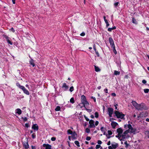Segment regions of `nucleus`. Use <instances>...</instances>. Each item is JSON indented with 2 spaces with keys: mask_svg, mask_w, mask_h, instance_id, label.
I'll return each mask as SVG.
<instances>
[{
  "mask_svg": "<svg viewBox=\"0 0 149 149\" xmlns=\"http://www.w3.org/2000/svg\"><path fill=\"white\" fill-rule=\"evenodd\" d=\"M136 109L138 110H147L148 108L147 107L145 104L143 103H141L140 104H138Z\"/></svg>",
  "mask_w": 149,
  "mask_h": 149,
  "instance_id": "nucleus-1",
  "label": "nucleus"
},
{
  "mask_svg": "<svg viewBox=\"0 0 149 149\" xmlns=\"http://www.w3.org/2000/svg\"><path fill=\"white\" fill-rule=\"evenodd\" d=\"M114 113L118 118L123 119L125 116V115L123 114L122 112H120L117 111H115Z\"/></svg>",
  "mask_w": 149,
  "mask_h": 149,
  "instance_id": "nucleus-2",
  "label": "nucleus"
},
{
  "mask_svg": "<svg viewBox=\"0 0 149 149\" xmlns=\"http://www.w3.org/2000/svg\"><path fill=\"white\" fill-rule=\"evenodd\" d=\"M43 146L45 148V149H52V146L48 144H44Z\"/></svg>",
  "mask_w": 149,
  "mask_h": 149,
  "instance_id": "nucleus-3",
  "label": "nucleus"
},
{
  "mask_svg": "<svg viewBox=\"0 0 149 149\" xmlns=\"http://www.w3.org/2000/svg\"><path fill=\"white\" fill-rule=\"evenodd\" d=\"M89 123L90 124V128H94L95 126L94 124V121L92 120H91L89 121Z\"/></svg>",
  "mask_w": 149,
  "mask_h": 149,
  "instance_id": "nucleus-4",
  "label": "nucleus"
},
{
  "mask_svg": "<svg viewBox=\"0 0 149 149\" xmlns=\"http://www.w3.org/2000/svg\"><path fill=\"white\" fill-rule=\"evenodd\" d=\"M108 111L109 112V117H111L112 116V115L113 113V109L111 108H108Z\"/></svg>",
  "mask_w": 149,
  "mask_h": 149,
  "instance_id": "nucleus-5",
  "label": "nucleus"
},
{
  "mask_svg": "<svg viewBox=\"0 0 149 149\" xmlns=\"http://www.w3.org/2000/svg\"><path fill=\"white\" fill-rule=\"evenodd\" d=\"M109 40L111 47L114 46L115 45L113 39L111 38H109Z\"/></svg>",
  "mask_w": 149,
  "mask_h": 149,
  "instance_id": "nucleus-6",
  "label": "nucleus"
},
{
  "mask_svg": "<svg viewBox=\"0 0 149 149\" xmlns=\"http://www.w3.org/2000/svg\"><path fill=\"white\" fill-rule=\"evenodd\" d=\"M32 129H33L34 130L37 131L38 129V125L36 124H33L32 127Z\"/></svg>",
  "mask_w": 149,
  "mask_h": 149,
  "instance_id": "nucleus-7",
  "label": "nucleus"
},
{
  "mask_svg": "<svg viewBox=\"0 0 149 149\" xmlns=\"http://www.w3.org/2000/svg\"><path fill=\"white\" fill-rule=\"evenodd\" d=\"M21 89L27 95H29V93L28 91L25 88L24 86H23V87Z\"/></svg>",
  "mask_w": 149,
  "mask_h": 149,
  "instance_id": "nucleus-8",
  "label": "nucleus"
},
{
  "mask_svg": "<svg viewBox=\"0 0 149 149\" xmlns=\"http://www.w3.org/2000/svg\"><path fill=\"white\" fill-rule=\"evenodd\" d=\"M129 132V130H127L124 132L123 134L122 135L123 139H125V136Z\"/></svg>",
  "mask_w": 149,
  "mask_h": 149,
  "instance_id": "nucleus-9",
  "label": "nucleus"
},
{
  "mask_svg": "<svg viewBox=\"0 0 149 149\" xmlns=\"http://www.w3.org/2000/svg\"><path fill=\"white\" fill-rule=\"evenodd\" d=\"M62 88L64 89V91H66L68 89V86L65 83H64L63 84Z\"/></svg>",
  "mask_w": 149,
  "mask_h": 149,
  "instance_id": "nucleus-10",
  "label": "nucleus"
},
{
  "mask_svg": "<svg viewBox=\"0 0 149 149\" xmlns=\"http://www.w3.org/2000/svg\"><path fill=\"white\" fill-rule=\"evenodd\" d=\"M112 148L114 149L116 148L118 146V144L115 142L111 143Z\"/></svg>",
  "mask_w": 149,
  "mask_h": 149,
  "instance_id": "nucleus-11",
  "label": "nucleus"
},
{
  "mask_svg": "<svg viewBox=\"0 0 149 149\" xmlns=\"http://www.w3.org/2000/svg\"><path fill=\"white\" fill-rule=\"evenodd\" d=\"M23 147L26 149H28L29 148V145L28 142L24 143H23Z\"/></svg>",
  "mask_w": 149,
  "mask_h": 149,
  "instance_id": "nucleus-12",
  "label": "nucleus"
},
{
  "mask_svg": "<svg viewBox=\"0 0 149 149\" xmlns=\"http://www.w3.org/2000/svg\"><path fill=\"white\" fill-rule=\"evenodd\" d=\"M72 138L74 139H76L77 137V135L75 132H73L72 134Z\"/></svg>",
  "mask_w": 149,
  "mask_h": 149,
  "instance_id": "nucleus-13",
  "label": "nucleus"
},
{
  "mask_svg": "<svg viewBox=\"0 0 149 149\" xmlns=\"http://www.w3.org/2000/svg\"><path fill=\"white\" fill-rule=\"evenodd\" d=\"M117 131L118 133V135H120L122 134L123 130L121 128H119L117 129Z\"/></svg>",
  "mask_w": 149,
  "mask_h": 149,
  "instance_id": "nucleus-14",
  "label": "nucleus"
},
{
  "mask_svg": "<svg viewBox=\"0 0 149 149\" xmlns=\"http://www.w3.org/2000/svg\"><path fill=\"white\" fill-rule=\"evenodd\" d=\"M111 125L112 127L114 128L117 125H118V124L116 122H112L111 123Z\"/></svg>",
  "mask_w": 149,
  "mask_h": 149,
  "instance_id": "nucleus-15",
  "label": "nucleus"
},
{
  "mask_svg": "<svg viewBox=\"0 0 149 149\" xmlns=\"http://www.w3.org/2000/svg\"><path fill=\"white\" fill-rule=\"evenodd\" d=\"M82 103L83 104V106L84 107L85 105L88 106L89 105V103L86 100L82 102Z\"/></svg>",
  "mask_w": 149,
  "mask_h": 149,
  "instance_id": "nucleus-16",
  "label": "nucleus"
},
{
  "mask_svg": "<svg viewBox=\"0 0 149 149\" xmlns=\"http://www.w3.org/2000/svg\"><path fill=\"white\" fill-rule=\"evenodd\" d=\"M15 111H16V113H17L18 115H19L22 113V111L20 109H17Z\"/></svg>",
  "mask_w": 149,
  "mask_h": 149,
  "instance_id": "nucleus-17",
  "label": "nucleus"
},
{
  "mask_svg": "<svg viewBox=\"0 0 149 149\" xmlns=\"http://www.w3.org/2000/svg\"><path fill=\"white\" fill-rule=\"evenodd\" d=\"M86 100V98L85 96L83 95L81 96V102H82Z\"/></svg>",
  "mask_w": 149,
  "mask_h": 149,
  "instance_id": "nucleus-18",
  "label": "nucleus"
},
{
  "mask_svg": "<svg viewBox=\"0 0 149 149\" xmlns=\"http://www.w3.org/2000/svg\"><path fill=\"white\" fill-rule=\"evenodd\" d=\"M132 103L133 106H134V107L136 108L138 104L136 101H132Z\"/></svg>",
  "mask_w": 149,
  "mask_h": 149,
  "instance_id": "nucleus-19",
  "label": "nucleus"
},
{
  "mask_svg": "<svg viewBox=\"0 0 149 149\" xmlns=\"http://www.w3.org/2000/svg\"><path fill=\"white\" fill-rule=\"evenodd\" d=\"M136 131V130L135 129H134L132 127V128H131L130 129V130L129 131V132L131 133L135 134Z\"/></svg>",
  "mask_w": 149,
  "mask_h": 149,
  "instance_id": "nucleus-20",
  "label": "nucleus"
},
{
  "mask_svg": "<svg viewBox=\"0 0 149 149\" xmlns=\"http://www.w3.org/2000/svg\"><path fill=\"white\" fill-rule=\"evenodd\" d=\"M29 63L33 66V67L35 66V64L34 63L33 60V59H31V60L29 61Z\"/></svg>",
  "mask_w": 149,
  "mask_h": 149,
  "instance_id": "nucleus-21",
  "label": "nucleus"
},
{
  "mask_svg": "<svg viewBox=\"0 0 149 149\" xmlns=\"http://www.w3.org/2000/svg\"><path fill=\"white\" fill-rule=\"evenodd\" d=\"M95 70L96 72H98L100 71V70L99 68L95 65H94Z\"/></svg>",
  "mask_w": 149,
  "mask_h": 149,
  "instance_id": "nucleus-22",
  "label": "nucleus"
},
{
  "mask_svg": "<svg viewBox=\"0 0 149 149\" xmlns=\"http://www.w3.org/2000/svg\"><path fill=\"white\" fill-rule=\"evenodd\" d=\"M119 5H120V3H119V2H115L114 4V6L115 8L117 7V6Z\"/></svg>",
  "mask_w": 149,
  "mask_h": 149,
  "instance_id": "nucleus-23",
  "label": "nucleus"
},
{
  "mask_svg": "<svg viewBox=\"0 0 149 149\" xmlns=\"http://www.w3.org/2000/svg\"><path fill=\"white\" fill-rule=\"evenodd\" d=\"M16 85L17 86H18L21 89L24 86H23L20 85L19 83H17Z\"/></svg>",
  "mask_w": 149,
  "mask_h": 149,
  "instance_id": "nucleus-24",
  "label": "nucleus"
},
{
  "mask_svg": "<svg viewBox=\"0 0 149 149\" xmlns=\"http://www.w3.org/2000/svg\"><path fill=\"white\" fill-rule=\"evenodd\" d=\"M61 109L60 107L59 106H57L55 109V110L56 111H59Z\"/></svg>",
  "mask_w": 149,
  "mask_h": 149,
  "instance_id": "nucleus-25",
  "label": "nucleus"
},
{
  "mask_svg": "<svg viewBox=\"0 0 149 149\" xmlns=\"http://www.w3.org/2000/svg\"><path fill=\"white\" fill-rule=\"evenodd\" d=\"M132 22L133 23L135 24H137V22L136 20L134 17L132 18Z\"/></svg>",
  "mask_w": 149,
  "mask_h": 149,
  "instance_id": "nucleus-26",
  "label": "nucleus"
},
{
  "mask_svg": "<svg viewBox=\"0 0 149 149\" xmlns=\"http://www.w3.org/2000/svg\"><path fill=\"white\" fill-rule=\"evenodd\" d=\"M120 74V72L117 71L116 70H115L114 71V74L115 75H119Z\"/></svg>",
  "mask_w": 149,
  "mask_h": 149,
  "instance_id": "nucleus-27",
  "label": "nucleus"
},
{
  "mask_svg": "<svg viewBox=\"0 0 149 149\" xmlns=\"http://www.w3.org/2000/svg\"><path fill=\"white\" fill-rule=\"evenodd\" d=\"M111 47L113 49V51L114 53V54H116L117 53V52L116 51V50L115 46H114V47Z\"/></svg>",
  "mask_w": 149,
  "mask_h": 149,
  "instance_id": "nucleus-28",
  "label": "nucleus"
},
{
  "mask_svg": "<svg viewBox=\"0 0 149 149\" xmlns=\"http://www.w3.org/2000/svg\"><path fill=\"white\" fill-rule=\"evenodd\" d=\"M70 102L72 104H73L74 102V98L73 97H72L70 99Z\"/></svg>",
  "mask_w": 149,
  "mask_h": 149,
  "instance_id": "nucleus-29",
  "label": "nucleus"
},
{
  "mask_svg": "<svg viewBox=\"0 0 149 149\" xmlns=\"http://www.w3.org/2000/svg\"><path fill=\"white\" fill-rule=\"evenodd\" d=\"M74 143L77 146H78V147L80 146L79 142L78 141H74Z\"/></svg>",
  "mask_w": 149,
  "mask_h": 149,
  "instance_id": "nucleus-30",
  "label": "nucleus"
},
{
  "mask_svg": "<svg viewBox=\"0 0 149 149\" xmlns=\"http://www.w3.org/2000/svg\"><path fill=\"white\" fill-rule=\"evenodd\" d=\"M100 130L102 132H104V133H105V128H104V127H101Z\"/></svg>",
  "mask_w": 149,
  "mask_h": 149,
  "instance_id": "nucleus-31",
  "label": "nucleus"
},
{
  "mask_svg": "<svg viewBox=\"0 0 149 149\" xmlns=\"http://www.w3.org/2000/svg\"><path fill=\"white\" fill-rule=\"evenodd\" d=\"M68 134H72L73 133L72 131L70 130H69L67 131Z\"/></svg>",
  "mask_w": 149,
  "mask_h": 149,
  "instance_id": "nucleus-32",
  "label": "nucleus"
},
{
  "mask_svg": "<svg viewBox=\"0 0 149 149\" xmlns=\"http://www.w3.org/2000/svg\"><path fill=\"white\" fill-rule=\"evenodd\" d=\"M144 91L145 93H147L149 91V89L148 88L145 89H144Z\"/></svg>",
  "mask_w": 149,
  "mask_h": 149,
  "instance_id": "nucleus-33",
  "label": "nucleus"
},
{
  "mask_svg": "<svg viewBox=\"0 0 149 149\" xmlns=\"http://www.w3.org/2000/svg\"><path fill=\"white\" fill-rule=\"evenodd\" d=\"M127 127L129 128L128 130H129V131L130 130V129L132 128V125L130 124H129L127 125Z\"/></svg>",
  "mask_w": 149,
  "mask_h": 149,
  "instance_id": "nucleus-34",
  "label": "nucleus"
},
{
  "mask_svg": "<svg viewBox=\"0 0 149 149\" xmlns=\"http://www.w3.org/2000/svg\"><path fill=\"white\" fill-rule=\"evenodd\" d=\"M107 133H108V135H111L112 134V132L111 130L108 131Z\"/></svg>",
  "mask_w": 149,
  "mask_h": 149,
  "instance_id": "nucleus-35",
  "label": "nucleus"
},
{
  "mask_svg": "<svg viewBox=\"0 0 149 149\" xmlns=\"http://www.w3.org/2000/svg\"><path fill=\"white\" fill-rule=\"evenodd\" d=\"M121 136H122V135H118H118H116V137L118 138V139H119L120 140V141H121L122 140V139H120V137Z\"/></svg>",
  "mask_w": 149,
  "mask_h": 149,
  "instance_id": "nucleus-36",
  "label": "nucleus"
},
{
  "mask_svg": "<svg viewBox=\"0 0 149 149\" xmlns=\"http://www.w3.org/2000/svg\"><path fill=\"white\" fill-rule=\"evenodd\" d=\"M105 23H106V27H108V26H109V23L108 21L107 20H105Z\"/></svg>",
  "mask_w": 149,
  "mask_h": 149,
  "instance_id": "nucleus-37",
  "label": "nucleus"
},
{
  "mask_svg": "<svg viewBox=\"0 0 149 149\" xmlns=\"http://www.w3.org/2000/svg\"><path fill=\"white\" fill-rule=\"evenodd\" d=\"M95 117L96 118H97L98 117V113L97 112H95Z\"/></svg>",
  "mask_w": 149,
  "mask_h": 149,
  "instance_id": "nucleus-38",
  "label": "nucleus"
},
{
  "mask_svg": "<svg viewBox=\"0 0 149 149\" xmlns=\"http://www.w3.org/2000/svg\"><path fill=\"white\" fill-rule=\"evenodd\" d=\"M74 90V87L73 86H71L70 88V91L72 92Z\"/></svg>",
  "mask_w": 149,
  "mask_h": 149,
  "instance_id": "nucleus-39",
  "label": "nucleus"
},
{
  "mask_svg": "<svg viewBox=\"0 0 149 149\" xmlns=\"http://www.w3.org/2000/svg\"><path fill=\"white\" fill-rule=\"evenodd\" d=\"M32 137L33 139H34L36 138V135L35 133H33L32 135Z\"/></svg>",
  "mask_w": 149,
  "mask_h": 149,
  "instance_id": "nucleus-40",
  "label": "nucleus"
},
{
  "mask_svg": "<svg viewBox=\"0 0 149 149\" xmlns=\"http://www.w3.org/2000/svg\"><path fill=\"white\" fill-rule=\"evenodd\" d=\"M7 42H8V43L9 44H10L11 45H13L12 42H11L10 41L9 39H8V40H7Z\"/></svg>",
  "mask_w": 149,
  "mask_h": 149,
  "instance_id": "nucleus-41",
  "label": "nucleus"
},
{
  "mask_svg": "<svg viewBox=\"0 0 149 149\" xmlns=\"http://www.w3.org/2000/svg\"><path fill=\"white\" fill-rule=\"evenodd\" d=\"M113 136H110V135H108L107 134L106 135L108 139H109L111 137H113Z\"/></svg>",
  "mask_w": 149,
  "mask_h": 149,
  "instance_id": "nucleus-42",
  "label": "nucleus"
},
{
  "mask_svg": "<svg viewBox=\"0 0 149 149\" xmlns=\"http://www.w3.org/2000/svg\"><path fill=\"white\" fill-rule=\"evenodd\" d=\"M86 132L87 133H89L90 132V130L89 129L87 128L86 129Z\"/></svg>",
  "mask_w": 149,
  "mask_h": 149,
  "instance_id": "nucleus-43",
  "label": "nucleus"
},
{
  "mask_svg": "<svg viewBox=\"0 0 149 149\" xmlns=\"http://www.w3.org/2000/svg\"><path fill=\"white\" fill-rule=\"evenodd\" d=\"M91 139V138L90 136H88L86 137V139L87 141H89Z\"/></svg>",
  "mask_w": 149,
  "mask_h": 149,
  "instance_id": "nucleus-44",
  "label": "nucleus"
},
{
  "mask_svg": "<svg viewBox=\"0 0 149 149\" xmlns=\"http://www.w3.org/2000/svg\"><path fill=\"white\" fill-rule=\"evenodd\" d=\"M95 53H96V54L97 56L98 57H99L100 56V55H99V54L98 53L97 51H97H95Z\"/></svg>",
  "mask_w": 149,
  "mask_h": 149,
  "instance_id": "nucleus-45",
  "label": "nucleus"
},
{
  "mask_svg": "<svg viewBox=\"0 0 149 149\" xmlns=\"http://www.w3.org/2000/svg\"><path fill=\"white\" fill-rule=\"evenodd\" d=\"M22 118L23 119V120H24V121H26L27 120V118H26V117H24L23 118V117H22Z\"/></svg>",
  "mask_w": 149,
  "mask_h": 149,
  "instance_id": "nucleus-46",
  "label": "nucleus"
},
{
  "mask_svg": "<svg viewBox=\"0 0 149 149\" xmlns=\"http://www.w3.org/2000/svg\"><path fill=\"white\" fill-rule=\"evenodd\" d=\"M113 30L112 28H109L108 29V31L109 32H111Z\"/></svg>",
  "mask_w": 149,
  "mask_h": 149,
  "instance_id": "nucleus-47",
  "label": "nucleus"
},
{
  "mask_svg": "<svg viewBox=\"0 0 149 149\" xmlns=\"http://www.w3.org/2000/svg\"><path fill=\"white\" fill-rule=\"evenodd\" d=\"M100 146L99 145H97L96 146V149H98L100 147Z\"/></svg>",
  "mask_w": 149,
  "mask_h": 149,
  "instance_id": "nucleus-48",
  "label": "nucleus"
},
{
  "mask_svg": "<svg viewBox=\"0 0 149 149\" xmlns=\"http://www.w3.org/2000/svg\"><path fill=\"white\" fill-rule=\"evenodd\" d=\"M56 139V138L54 137H52L51 139V140L52 141H55Z\"/></svg>",
  "mask_w": 149,
  "mask_h": 149,
  "instance_id": "nucleus-49",
  "label": "nucleus"
},
{
  "mask_svg": "<svg viewBox=\"0 0 149 149\" xmlns=\"http://www.w3.org/2000/svg\"><path fill=\"white\" fill-rule=\"evenodd\" d=\"M104 91L106 93H108V89L107 88H105L104 89Z\"/></svg>",
  "mask_w": 149,
  "mask_h": 149,
  "instance_id": "nucleus-50",
  "label": "nucleus"
},
{
  "mask_svg": "<svg viewBox=\"0 0 149 149\" xmlns=\"http://www.w3.org/2000/svg\"><path fill=\"white\" fill-rule=\"evenodd\" d=\"M85 33L84 32H83L82 33H81L80 36H84L85 35Z\"/></svg>",
  "mask_w": 149,
  "mask_h": 149,
  "instance_id": "nucleus-51",
  "label": "nucleus"
},
{
  "mask_svg": "<svg viewBox=\"0 0 149 149\" xmlns=\"http://www.w3.org/2000/svg\"><path fill=\"white\" fill-rule=\"evenodd\" d=\"M146 81L145 80L143 79L142 81V83L144 84H146Z\"/></svg>",
  "mask_w": 149,
  "mask_h": 149,
  "instance_id": "nucleus-52",
  "label": "nucleus"
},
{
  "mask_svg": "<svg viewBox=\"0 0 149 149\" xmlns=\"http://www.w3.org/2000/svg\"><path fill=\"white\" fill-rule=\"evenodd\" d=\"M91 99H93V100H94V102H96V98H95V97H93V96H91Z\"/></svg>",
  "mask_w": 149,
  "mask_h": 149,
  "instance_id": "nucleus-53",
  "label": "nucleus"
},
{
  "mask_svg": "<svg viewBox=\"0 0 149 149\" xmlns=\"http://www.w3.org/2000/svg\"><path fill=\"white\" fill-rule=\"evenodd\" d=\"M93 49L95 51H97L96 49L95 45V44H94V45H93Z\"/></svg>",
  "mask_w": 149,
  "mask_h": 149,
  "instance_id": "nucleus-54",
  "label": "nucleus"
},
{
  "mask_svg": "<svg viewBox=\"0 0 149 149\" xmlns=\"http://www.w3.org/2000/svg\"><path fill=\"white\" fill-rule=\"evenodd\" d=\"M97 143L99 144H101L102 143V141L100 140H98L97 141Z\"/></svg>",
  "mask_w": 149,
  "mask_h": 149,
  "instance_id": "nucleus-55",
  "label": "nucleus"
},
{
  "mask_svg": "<svg viewBox=\"0 0 149 149\" xmlns=\"http://www.w3.org/2000/svg\"><path fill=\"white\" fill-rule=\"evenodd\" d=\"M29 125L28 124V123L25 124V126L26 127L28 128L29 127Z\"/></svg>",
  "mask_w": 149,
  "mask_h": 149,
  "instance_id": "nucleus-56",
  "label": "nucleus"
},
{
  "mask_svg": "<svg viewBox=\"0 0 149 149\" xmlns=\"http://www.w3.org/2000/svg\"><path fill=\"white\" fill-rule=\"evenodd\" d=\"M5 38L6 39V40H8L9 39V38L7 36H4Z\"/></svg>",
  "mask_w": 149,
  "mask_h": 149,
  "instance_id": "nucleus-57",
  "label": "nucleus"
},
{
  "mask_svg": "<svg viewBox=\"0 0 149 149\" xmlns=\"http://www.w3.org/2000/svg\"><path fill=\"white\" fill-rule=\"evenodd\" d=\"M84 117L87 121H88L89 120V119L86 116H85Z\"/></svg>",
  "mask_w": 149,
  "mask_h": 149,
  "instance_id": "nucleus-58",
  "label": "nucleus"
},
{
  "mask_svg": "<svg viewBox=\"0 0 149 149\" xmlns=\"http://www.w3.org/2000/svg\"><path fill=\"white\" fill-rule=\"evenodd\" d=\"M124 143L126 145V147H127L128 146V144L127 143V141H126Z\"/></svg>",
  "mask_w": 149,
  "mask_h": 149,
  "instance_id": "nucleus-59",
  "label": "nucleus"
},
{
  "mask_svg": "<svg viewBox=\"0 0 149 149\" xmlns=\"http://www.w3.org/2000/svg\"><path fill=\"white\" fill-rule=\"evenodd\" d=\"M31 147L32 149H36V147L35 146H31Z\"/></svg>",
  "mask_w": 149,
  "mask_h": 149,
  "instance_id": "nucleus-60",
  "label": "nucleus"
},
{
  "mask_svg": "<svg viewBox=\"0 0 149 149\" xmlns=\"http://www.w3.org/2000/svg\"><path fill=\"white\" fill-rule=\"evenodd\" d=\"M98 123H99L98 121H96L95 122V125L96 126H97L98 124Z\"/></svg>",
  "mask_w": 149,
  "mask_h": 149,
  "instance_id": "nucleus-61",
  "label": "nucleus"
},
{
  "mask_svg": "<svg viewBox=\"0 0 149 149\" xmlns=\"http://www.w3.org/2000/svg\"><path fill=\"white\" fill-rule=\"evenodd\" d=\"M111 95L113 96H115L116 95V94L115 93H112Z\"/></svg>",
  "mask_w": 149,
  "mask_h": 149,
  "instance_id": "nucleus-62",
  "label": "nucleus"
},
{
  "mask_svg": "<svg viewBox=\"0 0 149 149\" xmlns=\"http://www.w3.org/2000/svg\"><path fill=\"white\" fill-rule=\"evenodd\" d=\"M10 30L12 31L13 32H15V31L13 28L12 27L10 29Z\"/></svg>",
  "mask_w": 149,
  "mask_h": 149,
  "instance_id": "nucleus-63",
  "label": "nucleus"
},
{
  "mask_svg": "<svg viewBox=\"0 0 149 149\" xmlns=\"http://www.w3.org/2000/svg\"><path fill=\"white\" fill-rule=\"evenodd\" d=\"M115 107V109H117V106H118V104H116L115 105H114Z\"/></svg>",
  "mask_w": 149,
  "mask_h": 149,
  "instance_id": "nucleus-64",
  "label": "nucleus"
}]
</instances>
